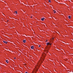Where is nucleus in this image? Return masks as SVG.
I'll return each mask as SVG.
<instances>
[{"mask_svg": "<svg viewBox=\"0 0 73 73\" xmlns=\"http://www.w3.org/2000/svg\"><path fill=\"white\" fill-rule=\"evenodd\" d=\"M51 43H50L49 42L47 43H46L47 45H51Z\"/></svg>", "mask_w": 73, "mask_h": 73, "instance_id": "nucleus-1", "label": "nucleus"}, {"mask_svg": "<svg viewBox=\"0 0 73 73\" xmlns=\"http://www.w3.org/2000/svg\"><path fill=\"white\" fill-rule=\"evenodd\" d=\"M71 17L70 16H68V18H69V19H70Z\"/></svg>", "mask_w": 73, "mask_h": 73, "instance_id": "nucleus-8", "label": "nucleus"}, {"mask_svg": "<svg viewBox=\"0 0 73 73\" xmlns=\"http://www.w3.org/2000/svg\"><path fill=\"white\" fill-rule=\"evenodd\" d=\"M14 59H16V58H14Z\"/></svg>", "mask_w": 73, "mask_h": 73, "instance_id": "nucleus-16", "label": "nucleus"}, {"mask_svg": "<svg viewBox=\"0 0 73 73\" xmlns=\"http://www.w3.org/2000/svg\"><path fill=\"white\" fill-rule=\"evenodd\" d=\"M6 62H7V63H8V60H7L6 61Z\"/></svg>", "mask_w": 73, "mask_h": 73, "instance_id": "nucleus-9", "label": "nucleus"}, {"mask_svg": "<svg viewBox=\"0 0 73 73\" xmlns=\"http://www.w3.org/2000/svg\"><path fill=\"white\" fill-rule=\"evenodd\" d=\"M46 41H48V40H46Z\"/></svg>", "mask_w": 73, "mask_h": 73, "instance_id": "nucleus-14", "label": "nucleus"}, {"mask_svg": "<svg viewBox=\"0 0 73 73\" xmlns=\"http://www.w3.org/2000/svg\"><path fill=\"white\" fill-rule=\"evenodd\" d=\"M48 2H50H50H51V1H50V0H48Z\"/></svg>", "mask_w": 73, "mask_h": 73, "instance_id": "nucleus-11", "label": "nucleus"}, {"mask_svg": "<svg viewBox=\"0 0 73 73\" xmlns=\"http://www.w3.org/2000/svg\"><path fill=\"white\" fill-rule=\"evenodd\" d=\"M41 20L42 21H44V18H42Z\"/></svg>", "mask_w": 73, "mask_h": 73, "instance_id": "nucleus-4", "label": "nucleus"}, {"mask_svg": "<svg viewBox=\"0 0 73 73\" xmlns=\"http://www.w3.org/2000/svg\"><path fill=\"white\" fill-rule=\"evenodd\" d=\"M35 69L36 71H37V70H38V68H37V67H36Z\"/></svg>", "mask_w": 73, "mask_h": 73, "instance_id": "nucleus-2", "label": "nucleus"}, {"mask_svg": "<svg viewBox=\"0 0 73 73\" xmlns=\"http://www.w3.org/2000/svg\"><path fill=\"white\" fill-rule=\"evenodd\" d=\"M3 42H4V43H5L6 44H7V42H6L5 41H3Z\"/></svg>", "mask_w": 73, "mask_h": 73, "instance_id": "nucleus-5", "label": "nucleus"}, {"mask_svg": "<svg viewBox=\"0 0 73 73\" xmlns=\"http://www.w3.org/2000/svg\"><path fill=\"white\" fill-rule=\"evenodd\" d=\"M40 61H41V60H40Z\"/></svg>", "mask_w": 73, "mask_h": 73, "instance_id": "nucleus-21", "label": "nucleus"}, {"mask_svg": "<svg viewBox=\"0 0 73 73\" xmlns=\"http://www.w3.org/2000/svg\"><path fill=\"white\" fill-rule=\"evenodd\" d=\"M7 21V22L8 21Z\"/></svg>", "mask_w": 73, "mask_h": 73, "instance_id": "nucleus-19", "label": "nucleus"}, {"mask_svg": "<svg viewBox=\"0 0 73 73\" xmlns=\"http://www.w3.org/2000/svg\"><path fill=\"white\" fill-rule=\"evenodd\" d=\"M39 47H40V45L39 46Z\"/></svg>", "mask_w": 73, "mask_h": 73, "instance_id": "nucleus-15", "label": "nucleus"}, {"mask_svg": "<svg viewBox=\"0 0 73 73\" xmlns=\"http://www.w3.org/2000/svg\"><path fill=\"white\" fill-rule=\"evenodd\" d=\"M53 12H54V13H56V11L55 10H53Z\"/></svg>", "mask_w": 73, "mask_h": 73, "instance_id": "nucleus-10", "label": "nucleus"}, {"mask_svg": "<svg viewBox=\"0 0 73 73\" xmlns=\"http://www.w3.org/2000/svg\"><path fill=\"white\" fill-rule=\"evenodd\" d=\"M17 11H16L15 12L16 14H17Z\"/></svg>", "mask_w": 73, "mask_h": 73, "instance_id": "nucleus-12", "label": "nucleus"}, {"mask_svg": "<svg viewBox=\"0 0 73 73\" xmlns=\"http://www.w3.org/2000/svg\"><path fill=\"white\" fill-rule=\"evenodd\" d=\"M26 40H23V42H24V43H25V41H26Z\"/></svg>", "mask_w": 73, "mask_h": 73, "instance_id": "nucleus-7", "label": "nucleus"}, {"mask_svg": "<svg viewBox=\"0 0 73 73\" xmlns=\"http://www.w3.org/2000/svg\"><path fill=\"white\" fill-rule=\"evenodd\" d=\"M31 17V18H32V17Z\"/></svg>", "mask_w": 73, "mask_h": 73, "instance_id": "nucleus-17", "label": "nucleus"}, {"mask_svg": "<svg viewBox=\"0 0 73 73\" xmlns=\"http://www.w3.org/2000/svg\"><path fill=\"white\" fill-rule=\"evenodd\" d=\"M54 38H52V39L53 40V39H54Z\"/></svg>", "mask_w": 73, "mask_h": 73, "instance_id": "nucleus-13", "label": "nucleus"}, {"mask_svg": "<svg viewBox=\"0 0 73 73\" xmlns=\"http://www.w3.org/2000/svg\"><path fill=\"white\" fill-rule=\"evenodd\" d=\"M40 61H41V60H40Z\"/></svg>", "mask_w": 73, "mask_h": 73, "instance_id": "nucleus-20", "label": "nucleus"}, {"mask_svg": "<svg viewBox=\"0 0 73 73\" xmlns=\"http://www.w3.org/2000/svg\"><path fill=\"white\" fill-rule=\"evenodd\" d=\"M39 62H38V65H37V66H38L39 65V64H40Z\"/></svg>", "mask_w": 73, "mask_h": 73, "instance_id": "nucleus-6", "label": "nucleus"}, {"mask_svg": "<svg viewBox=\"0 0 73 73\" xmlns=\"http://www.w3.org/2000/svg\"><path fill=\"white\" fill-rule=\"evenodd\" d=\"M47 52H48V50H47Z\"/></svg>", "mask_w": 73, "mask_h": 73, "instance_id": "nucleus-18", "label": "nucleus"}, {"mask_svg": "<svg viewBox=\"0 0 73 73\" xmlns=\"http://www.w3.org/2000/svg\"><path fill=\"white\" fill-rule=\"evenodd\" d=\"M31 49H34V47L33 46H31Z\"/></svg>", "mask_w": 73, "mask_h": 73, "instance_id": "nucleus-3", "label": "nucleus"}]
</instances>
